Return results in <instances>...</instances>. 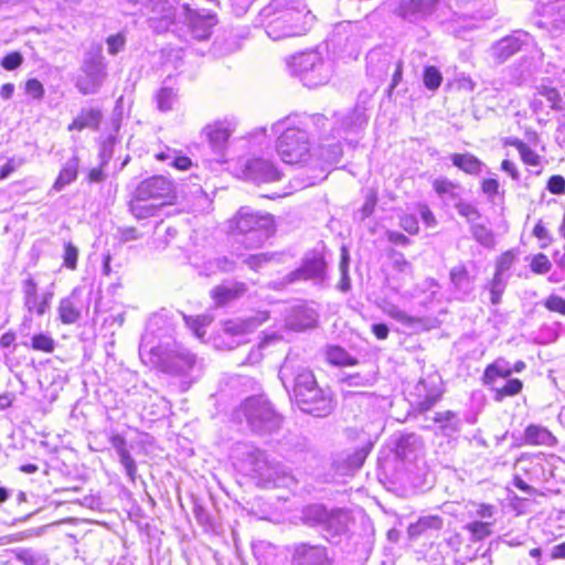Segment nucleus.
<instances>
[{
    "instance_id": "nucleus-1",
    "label": "nucleus",
    "mask_w": 565,
    "mask_h": 565,
    "mask_svg": "<svg viewBox=\"0 0 565 565\" xmlns=\"http://www.w3.org/2000/svg\"><path fill=\"white\" fill-rule=\"evenodd\" d=\"M313 21L303 0H271L257 15V25L274 41L303 35Z\"/></svg>"
},
{
    "instance_id": "nucleus-4",
    "label": "nucleus",
    "mask_w": 565,
    "mask_h": 565,
    "mask_svg": "<svg viewBox=\"0 0 565 565\" xmlns=\"http://www.w3.org/2000/svg\"><path fill=\"white\" fill-rule=\"evenodd\" d=\"M291 72L299 76L303 85L317 87L329 82L332 75V64L324 60L318 51L303 52L291 57L288 62Z\"/></svg>"
},
{
    "instance_id": "nucleus-13",
    "label": "nucleus",
    "mask_w": 565,
    "mask_h": 565,
    "mask_svg": "<svg viewBox=\"0 0 565 565\" xmlns=\"http://www.w3.org/2000/svg\"><path fill=\"white\" fill-rule=\"evenodd\" d=\"M22 292L24 307L29 312H35L43 316L50 307V301L53 292H44L42 295L38 291V282L29 276L22 281Z\"/></svg>"
},
{
    "instance_id": "nucleus-10",
    "label": "nucleus",
    "mask_w": 565,
    "mask_h": 565,
    "mask_svg": "<svg viewBox=\"0 0 565 565\" xmlns=\"http://www.w3.org/2000/svg\"><path fill=\"white\" fill-rule=\"evenodd\" d=\"M83 74L77 77L76 87L84 95L95 94L106 77V67L103 58L86 60L82 67Z\"/></svg>"
},
{
    "instance_id": "nucleus-11",
    "label": "nucleus",
    "mask_w": 565,
    "mask_h": 565,
    "mask_svg": "<svg viewBox=\"0 0 565 565\" xmlns=\"http://www.w3.org/2000/svg\"><path fill=\"white\" fill-rule=\"evenodd\" d=\"M326 262L323 257L313 253L312 255H307L302 264L296 270L289 273L285 278L282 284L288 285L299 280H323L326 277Z\"/></svg>"
},
{
    "instance_id": "nucleus-18",
    "label": "nucleus",
    "mask_w": 565,
    "mask_h": 565,
    "mask_svg": "<svg viewBox=\"0 0 565 565\" xmlns=\"http://www.w3.org/2000/svg\"><path fill=\"white\" fill-rule=\"evenodd\" d=\"M163 364L166 371L170 373L185 374L196 364V356L188 349L178 345L168 353Z\"/></svg>"
},
{
    "instance_id": "nucleus-49",
    "label": "nucleus",
    "mask_w": 565,
    "mask_h": 565,
    "mask_svg": "<svg viewBox=\"0 0 565 565\" xmlns=\"http://www.w3.org/2000/svg\"><path fill=\"white\" fill-rule=\"evenodd\" d=\"M185 323L193 330L198 338H203L205 334L204 328L209 326L212 319L209 316L186 317L183 316Z\"/></svg>"
},
{
    "instance_id": "nucleus-48",
    "label": "nucleus",
    "mask_w": 565,
    "mask_h": 565,
    "mask_svg": "<svg viewBox=\"0 0 565 565\" xmlns=\"http://www.w3.org/2000/svg\"><path fill=\"white\" fill-rule=\"evenodd\" d=\"M423 81L427 89L436 90L441 84L443 76L437 67L427 66L424 70Z\"/></svg>"
},
{
    "instance_id": "nucleus-33",
    "label": "nucleus",
    "mask_w": 565,
    "mask_h": 565,
    "mask_svg": "<svg viewBox=\"0 0 565 565\" xmlns=\"http://www.w3.org/2000/svg\"><path fill=\"white\" fill-rule=\"evenodd\" d=\"M548 104L552 109H558L562 100L559 93L556 88L543 86L539 88L536 96L532 102L533 108L536 110L543 107V99Z\"/></svg>"
},
{
    "instance_id": "nucleus-5",
    "label": "nucleus",
    "mask_w": 565,
    "mask_h": 565,
    "mask_svg": "<svg viewBox=\"0 0 565 565\" xmlns=\"http://www.w3.org/2000/svg\"><path fill=\"white\" fill-rule=\"evenodd\" d=\"M235 230L243 236L241 243L247 248H258L273 232V216L241 209L234 220Z\"/></svg>"
},
{
    "instance_id": "nucleus-52",
    "label": "nucleus",
    "mask_w": 565,
    "mask_h": 565,
    "mask_svg": "<svg viewBox=\"0 0 565 565\" xmlns=\"http://www.w3.org/2000/svg\"><path fill=\"white\" fill-rule=\"evenodd\" d=\"M305 518L313 524H323L328 518V510L321 505H311L305 511Z\"/></svg>"
},
{
    "instance_id": "nucleus-47",
    "label": "nucleus",
    "mask_w": 565,
    "mask_h": 565,
    "mask_svg": "<svg viewBox=\"0 0 565 565\" xmlns=\"http://www.w3.org/2000/svg\"><path fill=\"white\" fill-rule=\"evenodd\" d=\"M454 206L456 207L458 213L467 220V222L471 223V225L475 224V222L480 218V213L478 209L469 202H466L460 199L457 202H455Z\"/></svg>"
},
{
    "instance_id": "nucleus-42",
    "label": "nucleus",
    "mask_w": 565,
    "mask_h": 565,
    "mask_svg": "<svg viewBox=\"0 0 565 565\" xmlns=\"http://www.w3.org/2000/svg\"><path fill=\"white\" fill-rule=\"evenodd\" d=\"M466 508L469 518L480 519V521H489L495 512L494 505L487 503L471 502Z\"/></svg>"
},
{
    "instance_id": "nucleus-56",
    "label": "nucleus",
    "mask_w": 565,
    "mask_h": 565,
    "mask_svg": "<svg viewBox=\"0 0 565 565\" xmlns=\"http://www.w3.org/2000/svg\"><path fill=\"white\" fill-rule=\"evenodd\" d=\"M142 201H137V199L134 198V201L130 203V211L137 218H146L148 216H151L156 212L154 205L150 206H143L141 205Z\"/></svg>"
},
{
    "instance_id": "nucleus-39",
    "label": "nucleus",
    "mask_w": 565,
    "mask_h": 565,
    "mask_svg": "<svg viewBox=\"0 0 565 565\" xmlns=\"http://www.w3.org/2000/svg\"><path fill=\"white\" fill-rule=\"evenodd\" d=\"M493 523L490 521H472L467 523L463 529L467 530L471 534V540L473 542L482 541L489 537L492 534Z\"/></svg>"
},
{
    "instance_id": "nucleus-2",
    "label": "nucleus",
    "mask_w": 565,
    "mask_h": 565,
    "mask_svg": "<svg viewBox=\"0 0 565 565\" xmlns=\"http://www.w3.org/2000/svg\"><path fill=\"white\" fill-rule=\"evenodd\" d=\"M294 395L301 409L316 417H324L332 411V401L317 385L312 372L300 367L294 379Z\"/></svg>"
},
{
    "instance_id": "nucleus-59",
    "label": "nucleus",
    "mask_w": 565,
    "mask_h": 565,
    "mask_svg": "<svg viewBox=\"0 0 565 565\" xmlns=\"http://www.w3.org/2000/svg\"><path fill=\"white\" fill-rule=\"evenodd\" d=\"M544 306L550 311L565 315V299L559 296H556V295L548 296L544 300Z\"/></svg>"
},
{
    "instance_id": "nucleus-14",
    "label": "nucleus",
    "mask_w": 565,
    "mask_h": 565,
    "mask_svg": "<svg viewBox=\"0 0 565 565\" xmlns=\"http://www.w3.org/2000/svg\"><path fill=\"white\" fill-rule=\"evenodd\" d=\"M244 175L246 179L260 182H275L280 180L281 172L268 159L255 158L245 163Z\"/></svg>"
},
{
    "instance_id": "nucleus-30",
    "label": "nucleus",
    "mask_w": 565,
    "mask_h": 565,
    "mask_svg": "<svg viewBox=\"0 0 565 565\" xmlns=\"http://www.w3.org/2000/svg\"><path fill=\"white\" fill-rule=\"evenodd\" d=\"M443 524V519L437 515L423 516L418 519L417 522L412 523L408 526L407 533L409 537L416 539L425 533L428 529L440 530Z\"/></svg>"
},
{
    "instance_id": "nucleus-58",
    "label": "nucleus",
    "mask_w": 565,
    "mask_h": 565,
    "mask_svg": "<svg viewBox=\"0 0 565 565\" xmlns=\"http://www.w3.org/2000/svg\"><path fill=\"white\" fill-rule=\"evenodd\" d=\"M23 63V56L19 52H11L1 60V66L7 71H14Z\"/></svg>"
},
{
    "instance_id": "nucleus-45",
    "label": "nucleus",
    "mask_w": 565,
    "mask_h": 565,
    "mask_svg": "<svg viewBox=\"0 0 565 565\" xmlns=\"http://www.w3.org/2000/svg\"><path fill=\"white\" fill-rule=\"evenodd\" d=\"M349 252L345 247L341 249V260H340V273L341 280L339 282V289L343 292H347L351 288L350 277H349Z\"/></svg>"
},
{
    "instance_id": "nucleus-64",
    "label": "nucleus",
    "mask_w": 565,
    "mask_h": 565,
    "mask_svg": "<svg viewBox=\"0 0 565 565\" xmlns=\"http://www.w3.org/2000/svg\"><path fill=\"white\" fill-rule=\"evenodd\" d=\"M376 202V194L374 192H370L365 198L363 206L361 207L362 218H366L373 213Z\"/></svg>"
},
{
    "instance_id": "nucleus-22",
    "label": "nucleus",
    "mask_w": 565,
    "mask_h": 565,
    "mask_svg": "<svg viewBox=\"0 0 565 565\" xmlns=\"http://www.w3.org/2000/svg\"><path fill=\"white\" fill-rule=\"evenodd\" d=\"M109 441L116 450L127 477L129 480L135 481L137 475V465L134 458L130 456L126 438L119 434H114L109 437Z\"/></svg>"
},
{
    "instance_id": "nucleus-19",
    "label": "nucleus",
    "mask_w": 565,
    "mask_h": 565,
    "mask_svg": "<svg viewBox=\"0 0 565 565\" xmlns=\"http://www.w3.org/2000/svg\"><path fill=\"white\" fill-rule=\"evenodd\" d=\"M82 290L75 288L70 296L61 299L58 305V316L63 323L73 324L79 320L84 303L81 299Z\"/></svg>"
},
{
    "instance_id": "nucleus-12",
    "label": "nucleus",
    "mask_w": 565,
    "mask_h": 565,
    "mask_svg": "<svg viewBox=\"0 0 565 565\" xmlns=\"http://www.w3.org/2000/svg\"><path fill=\"white\" fill-rule=\"evenodd\" d=\"M439 7V0H402L395 12L409 22L425 21L431 17Z\"/></svg>"
},
{
    "instance_id": "nucleus-41",
    "label": "nucleus",
    "mask_w": 565,
    "mask_h": 565,
    "mask_svg": "<svg viewBox=\"0 0 565 565\" xmlns=\"http://www.w3.org/2000/svg\"><path fill=\"white\" fill-rule=\"evenodd\" d=\"M326 356L328 362L333 365L344 366L355 364V360L340 347L328 348L326 351Z\"/></svg>"
},
{
    "instance_id": "nucleus-15",
    "label": "nucleus",
    "mask_w": 565,
    "mask_h": 565,
    "mask_svg": "<svg viewBox=\"0 0 565 565\" xmlns=\"http://www.w3.org/2000/svg\"><path fill=\"white\" fill-rule=\"evenodd\" d=\"M292 559L296 565H333L326 547L306 543L295 546Z\"/></svg>"
},
{
    "instance_id": "nucleus-51",
    "label": "nucleus",
    "mask_w": 565,
    "mask_h": 565,
    "mask_svg": "<svg viewBox=\"0 0 565 565\" xmlns=\"http://www.w3.org/2000/svg\"><path fill=\"white\" fill-rule=\"evenodd\" d=\"M505 289V281L503 280V276L500 273H494V276L490 282V295L491 302L493 305H498L501 301V296Z\"/></svg>"
},
{
    "instance_id": "nucleus-53",
    "label": "nucleus",
    "mask_w": 565,
    "mask_h": 565,
    "mask_svg": "<svg viewBox=\"0 0 565 565\" xmlns=\"http://www.w3.org/2000/svg\"><path fill=\"white\" fill-rule=\"evenodd\" d=\"M530 267L533 273L543 275L551 270L552 263L545 254L540 253L532 258Z\"/></svg>"
},
{
    "instance_id": "nucleus-21",
    "label": "nucleus",
    "mask_w": 565,
    "mask_h": 565,
    "mask_svg": "<svg viewBox=\"0 0 565 565\" xmlns=\"http://www.w3.org/2000/svg\"><path fill=\"white\" fill-rule=\"evenodd\" d=\"M525 36V33L516 32L498 41L491 49L493 58L498 63H503L521 50Z\"/></svg>"
},
{
    "instance_id": "nucleus-43",
    "label": "nucleus",
    "mask_w": 565,
    "mask_h": 565,
    "mask_svg": "<svg viewBox=\"0 0 565 565\" xmlns=\"http://www.w3.org/2000/svg\"><path fill=\"white\" fill-rule=\"evenodd\" d=\"M473 238L486 248H493L495 245L494 235L491 230L481 224L471 225Z\"/></svg>"
},
{
    "instance_id": "nucleus-34",
    "label": "nucleus",
    "mask_w": 565,
    "mask_h": 565,
    "mask_svg": "<svg viewBox=\"0 0 565 565\" xmlns=\"http://www.w3.org/2000/svg\"><path fill=\"white\" fill-rule=\"evenodd\" d=\"M350 522V515L342 509L328 511V518L324 520L323 525L334 533H341L347 530Z\"/></svg>"
},
{
    "instance_id": "nucleus-31",
    "label": "nucleus",
    "mask_w": 565,
    "mask_h": 565,
    "mask_svg": "<svg viewBox=\"0 0 565 565\" xmlns=\"http://www.w3.org/2000/svg\"><path fill=\"white\" fill-rule=\"evenodd\" d=\"M257 323L253 319L242 320H228L224 322L223 331L228 337H237L243 338L244 335L250 333L256 328Z\"/></svg>"
},
{
    "instance_id": "nucleus-54",
    "label": "nucleus",
    "mask_w": 565,
    "mask_h": 565,
    "mask_svg": "<svg viewBox=\"0 0 565 565\" xmlns=\"http://www.w3.org/2000/svg\"><path fill=\"white\" fill-rule=\"evenodd\" d=\"M125 44H126V36L121 32L114 34V35H109L106 39L107 51L111 55H116L119 52H121L125 47Z\"/></svg>"
},
{
    "instance_id": "nucleus-50",
    "label": "nucleus",
    "mask_w": 565,
    "mask_h": 565,
    "mask_svg": "<svg viewBox=\"0 0 565 565\" xmlns=\"http://www.w3.org/2000/svg\"><path fill=\"white\" fill-rule=\"evenodd\" d=\"M31 347L33 350L51 353L54 351V340L44 333H39L32 337Z\"/></svg>"
},
{
    "instance_id": "nucleus-7",
    "label": "nucleus",
    "mask_w": 565,
    "mask_h": 565,
    "mask_svg": "<svg viewBox=\"0 0 565 565\" xmlns=\"http://www.w3.org/2000/svg\"><path fill=\"white\" fill-rule=\"evenodd\" d=\"M276 149L287 164H303L312 159L308 132L296 127H288L282 131Z\"/></svg>"
},
{
    "instance_id": "nucleus-57",
    "label": "nucleus",
    "mask_w": 565,
    "mask_h": 565,
    "mask_svg": "<svg viewBox=\"0 0 565 565\" xmlns=\"http://www.w3.org/2000/svg\"><path fill=\"white\" fill-rule=\"evenodd\" d=\"M367 121V117L362 109H355L352 116L344 119L343 126L345 129H352L354 127H361Z\"/></svg>"
},
{
    "instance_id": "nucleus-46",
    "label": "nucleus",
    "mask_w": 565,
    "mask_h": 565,
    "mask_svg": "<svg viewBox=\"0 0 565 565\" xmlns=\"http://www.w3.org/2000/svg\"><path fill=\"white\" fill-rule=\"evenodd\" d=\"M450 280L457 289H468L469 274L465 265H458L450 270Z\"/></svg>"
},
{
    "instance_id": "nucleus-24",
    "label": "nucleus",
    "mask_w": 565,
    "mask_h": 565,
    "mask_svg": "<svg viewBox=\"0 0 565 565\" xmlns=\"http://www.w3.org/2000/svg\"><path fill=\"white\" fill-rule=\"evenodd\" d=\"M524 444L531 446H554L556 438L541 425H529L524 431Z\"/></svg>"
},
{
    "instance_id": "nucleus-27",
    "label": "nucleus",
    "mask_w": 565,
    "mask_h": 565,
    "mask_svg": "<svg viewBox=\"0 0 565 565\" xmlns=\"http://www.w3.org/2000/svg\"><path fill=\"white\" fill-rule=\"evenodd\" d=\"M433 188L439 198L447 204H454L460 200V186L446 178L436 179Z\"/></svg>"
},
{
    "instance_id": "nucleus-62",
    "label": "nucleus",
    "mask_w": 565,
    "mask_h": 565,
    "mask_svg": "<svg viewBox=\"0 0 565 565\" xmlns=\"http://www.w3.org/2000/svg\"><path fill=\"white\" fill-rule=\"evenodd\" d=\"M440 397H441V392H439V391L427 393L425 395V397L418 403V409L420 412L429 411L430 408H433L436 405V403L440 399Z\"/></svg>"
},
{
    "instance_id": "nucleus-29",
    "label": "nucleus",
    "mask_w": 565,
    "mask_h": 565,
    "mask_svg": "<svg viewBox=\"0 0 565 565\" xmlns=\"http://www.w3.org/2000/svg\"><path fill=\"white\" fill-rule=\"evenodd\" d=\"M78 158L73 157L63 167V169L60 171L57 179L55 180L53 184V190L56 192L61 191L64 186L67 184H71L75 181L78 172Z\"/></svg>"
},
{
    "instance_id": "nucleus-40",
    "label": "nucleus",
    "mask_w": 565,
    "mask_h": 565,
    "mask_svg": "<svg viewBox=\"0 0 565 565\" xmlns=\"http://www.w3.org/2000/svg\"><path fill=\"white\" fill-rule=\"evenodd\" d=\"M382 310L385 315H387L388 317L393 318L394 320L401 322L402 324H404L406 327H413L415 323L419 322L418 318L409 316L407 312L399 309L394 303H390V302L385 303L382 307Z\"/></svg>"
},
{
    "instance_id": "nucleus-25",
    "label": "nucleus",
    "mask_w": 565,
    "mask_h": 565,
    "mask_svg": "<svg viewBox=\"0 0 565 565\" xmlns=\"http://www.w3.org/2000/svg\"><path fill=\"white\" fill-rule=\"evenodd\" d=\"M247 288L244 282H234L230 286H218L212 290V297L217 306H224L227 302L243 296Z\"/></svg>"
},
{
    "instance_id": "nucleus-20",
    "label": "nucleus",
    "mask_w": 565,
    "mask_h": 565,
    "mask_svg": "<svg viewBox=\"0 0 565 565\" xmlns=\"http://www.w3.org/2000/svg\"><path fill=\"white\" fill-rule=\"evenodd\" d=\"M233 131L234 125L228 120L215 121L206 125L203 129L204 135L215 151H222L225 148Z\"/></svg>"
},
{
    "instance_id": "nucleus-3",
    "label": "nucleus",
    "mask_w": 565,
    "mask_h": 565,
    "mask_svg": "<svg viewBox=\"0 0 565 565\" xmlns=\"http://www.w3.org/2000/svg\"><path fill=\"white\" fill-rule=\"evenodd\" d=\"M245 462L248 471L262 487H289L294 478L279 462L269 461L266 455L253 446H244Z\"/></svg>"
},
{
    "instance_id": "nucleus-44",
    "label": "nucleus",
    "mask_w": 565,
    "mask_h": 565,
    "mask_svg": "<svg viewBox=\"0 0 565 565\" xmlns=\"http://www.w3.org/2000/svg\"><path fill=\"white\" fill-rule=\"evenodd\" d=\"M157 106L161 111H168L172 109L174 102L177 100V94L172 88L162 87L156 95Z\"/></svg>"
},
{
    "instance_id": "nucleus-32",
    "label": "nucleus",
    "mask_w": 565,
    "mask_h": 565,
    "mask_svg": "<svg viewBox=\"0 0 565 565\" xmlns=\"http://www.w3.org/2000/svg\"><path fill=\"white\" fill-rule=\"evenodd\" d=\"M452 164L469 174H478L481 171L482 162L471 153H454Z\"/></svg>"
},
{
    "instance_id": "nucleus-55",
    "label": "nucleus",
    "mask_w": 565,
    "mask_h": 565,
    "mask_svg": "<svg viewBox=\"0 0 565 565\" xmlns=\"http://www.w3.org/2000/svg\"><path fill=\"white\" fill-rule=\"evenodd\" d=\"M78 249L72 243H65L63 262L64 265L70 269H75L77 266Z\"/></svg>"
},
{
    "instance_id": "nucleus-9",
    "label": "nucleus",
    "mask_w": 565,
    "mask_h": 565,
    "mask_svg": "<svg viewBox=\"0 0 565 565\" xmlns=\"http://www.w3.org/2000/svg\"><path fill=\"white\" fill-rule=\"evenodd\" d=\"M180 18L188 24L193 38L205 40L211 35L212 28L216 24L215 14L207 10H193L188 3L181 6Z\"/></svg>"
},
{
    "instance_id": "nucleus-61",
    "label": "nucleus",
    "mask_w": 565,
    "mask_h": 565,
    "mask_svg": "<svg viewBox=\"0 0 565 565\" xmlns=\"http://www.w3.org/2000/svg\"><path fill=\"white\" fill-rule=\"evenodd\" d=\"M546 189L557 195L565 194V179L562 175L555 174L552 175L546 184Z\"/></svg>"
},
{
    "instance_id": "nucleus-16",
    "label": "nucleus",
    "mask_w": 565,
    "mask_h": 565,
    "mask_svg": "<svg viewBox=\"0 0 565 565\" xmlns=\"http://www.w3.org/2000/svg\"><path fill=\"white\" fill-rule=\"evenodd\" d=\"M147 10L149 21L159 22V25H153L156 29H167L175 21L177 9L172 0H148Z\"/></svg>"
},
{
    "instance_id": "nucleus-36",
    "label": "nucleus",
    "mask_w": 565,
    "mask_h": 565,
    "mask_svg": "<svg viewBox=\"0 0 565 565\" xmlns=\"http://www.w3.org/2000/svg\"><path fill=\"white\" fill-rule=\"evenodd\" d=\"M316 156L323 163H337L342 157V148L339 142L321 143Z\"/></svg>"
},
{
    "instance_id": "nucleus-6",
    "label": "nucleus",
    "mask_w": 565,
    "mask_h": 565,
    "mask_svg": "<svg viewBox=\"0 0 565 565\" xmlns=\"http://www.w3.org/2000/svg\"><path fill=\"white\" fill-rule=\"evenodd\" d=\"M241 409L250 428L257 433H271L280 427V415L264 395L246 398Z\"/></svg>"
},
{
    "instance_id": "nucleus-63",
    "label": "nucleus",
    "mask_w": 565,
    "mask_h": 565,
    "mask_svg": "<svg viewBox=\"0 0 565 565\" xmlns=\"http://www.w3.org/2000/svg\"><path fill=\"white\" fill-rule=\"evenodd\" d=\"M273 256L268 254H256L248 256L244 262L254 270L260 268L265 263L271 260Z\"/></svg>"
},
{
    "instance_id": "nucleus-37",
    "label": "nucleus",
    "mask_w": 565,
    "mask_h": 565,
    "mask_svg": "<svg viewBox=\"0 0 565 565\" xmlns=\"http://www.w3.org/2000/svg\"><path fill=\"white\" fill-rule=\"evenodd\" d=\"M494 391V399L502 402L508 396H514L522 391L523 383L518 379H510L503 384L497 382L495 385H491Z\"/></svg>"
},
{
    "instance_id": "nucleus-8",
    "label": "nucleus",
    "mask_w": 565,
    "mask_h": 565,
    "mask_svg": "<svg viewBox=\"0 0 565 565\" xmlns=\"http://www.w3.org/2000/svg\"><path fill=\"white\" fill-rule=\"evenodd\" d=\"M175 196L173 182L163 175H153L141 181L135 190L137 201L172 200Z\"/></svg>"
},
{
    "instance_id": "nucleus-23",
    "label": "nucleus",
    "mask_w": 565,
    "mask_h": 565,
    "mask_svg": "<svg viewBox=\"0 0 565 565\" xmlns=\"http://www.w3.org/2000/svg\"><path fill=\"white\" fill-rule=\"evenodd\" d=\"M318 321V313L315 309L307 306H297L288 318V326L296 331H302L316 327Z\"/></svg>"
},
{
    "instance_id": "nucleus-38",
    "label": "nucleus",
    "mask_w": 565,
    "mask_h": 565,
    "mask_svg": "<svg viewBox=\"0 0 565 565\" xmlns=\"http://www.w3.org/2000/svg\"><path fill=\"white\" fill-rule=\"evenodd\" d=\"M520 153L522 161L532 167H539L542 163V157L532 150L526 143L520 139H512L509 141Z\"/></svg>"
},
{
    "instance_id": "nucleus-28",
    "label": "nucleus",
    "mask_w": 565,
    "mask_h": 565,
    "mask_svg": "<svg viewBox=\"0 0 565 565\" xmlns=\"http://www.w3.org/2000/svg\"><path fill=\"white\" fill-rule=\"evenodd\" d=\"M511 374L512 367L510 366L509 362L502 359L497 360L495 362L487 366L483 374L484 384L495 385L499 379H507Z\"/></svg>"
},
{
    "instance_id": "nucleus-60",
    "label": "nucleus",
    "mask_w": 565,
    "mask_h": 565,
    "mask_svg": "<svg viewBox=\"0 0 565 565\" xmlns=\"http://www.w3.org/2000/svg\"><path fill=\"white\" fill-rule=\"evenodd\" d=\"M25 92L34 99H42L45 90L39 79L31 78L25 83Z\"/></svg>"
},
{
    "instance_id": "nucleus-26",
    "label": "nucleus",
    "mask_w": 565,
    "mask_h": 565,
    "mask_svg": "<svg viewBox=\"0 0 565 565\" xmlns=\"http://www.w3.org/2000/svg\"><path fill=\"white\" fill-rule=\"evenodd\" d=\"M102 120V113L98 109H82L78 116L70 124L68 130H83L89 128L97 130Z\"/></svg>"
},
{
    "instance_id": "nucleus-35",
    "label": "nucleus",
    "mask_w": 565,
    "mask_h": 565,
    "mask_svg": "<svg viewBox=\"0 0 565 565\" xmlns=\"http://www.w3.org/2000/svg\"><path fill=\"white\" fill-rule=\"evenodd\" d=\"M15 559L24 565H49V558L45 554L32 548L18 547L11 551Z\"/></svg>"
},
{
    "instance_id": "nucleus-17",
    "label": "nucleus",
    "mask_w": 565,
    "mask_h": 565,
    "mask_svg": "<svg viewBox=\"0 0 565 565\" xmlns=\"http://www.w3.org/2000/svg\"><path fill=\"white\" fill-rule=\"evenodd\" d=\"M542 20L539 24L548 29L551 32H558L565 29V2L555 0L542 4L540 9Z\"/></svg>"
}]
</instances>
